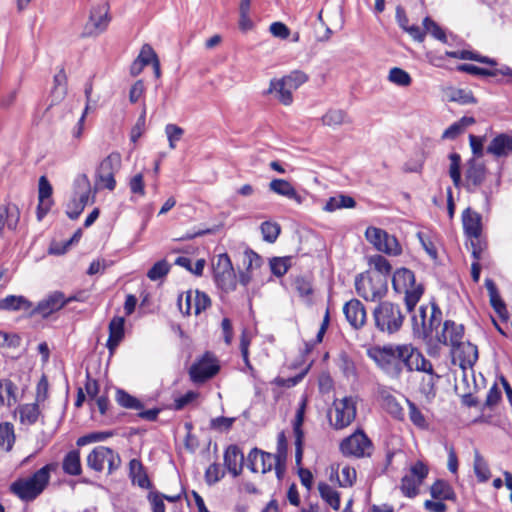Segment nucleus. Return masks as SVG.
Instances as JSON below:
<instances>
[{
  "label": "nucleus",
  "mask_w": 512,
  "mask_h": 512,
  "mask_svg": "<svg viewBox=\"0 0 512 512\" xmlns=\"http://www.w3.org/2000/svg\"><path fill=\"white\" fill-rule=\"evenodd\" d=\"M368 356L391 379H400L404 370L435 375L432 363L412 344L376 346L368 351Z\"/></svg>",
  "instance_id": "f257e3e1"
},
{
  "label": "nucleus",
  "mask_w": 512,
  "mask_h": 512,
  "mask_svg": "<svg viewBox=\"0 0 512 512\" xmlns=\"http://www.w3.org/2000/svg\"><path fill=\"white\" fill-rule=\"evenodd\" d=\"M55 464L49 463L27 477L17 478L9 487L10 492L21 501L29 503L36 500L47 488Z\"/></svg>",
  "instance_id": "f03ea898"
},
{
  "label": "nucleus",
  "mask_w": 512,
  "mask_h": 512,
  "mask_svg": "<svg viewBox=\"0 0 512 512\" xmlns=\"http://www.w3.org/2000/svg\"><path fill=\"white\" fill-rule=\"evenodd\" d=\"M407 313L399 303L381 300L372 311L375 329L387 335L396 334L402 329Z\"/></svg>",
  "instance_id": "7ed1b4c3"
},
{
  "label": "nucleus",
  "mask_w": 512,
  "mask_h": 512,
  "mask_svg": "<svg viewBox=\"0 0 512 512\" xmlns=\"http://www.w3.org/2000/svg\"><path fill=\"white\" fill-rule=\"evenodd\" d=\"M395 18L403 32H443L440 26L427 15L424 1L416 4L409 11L398 5Z\"/></svg>",
  "instance_id": "20e7f679"
},
{
  "label": "nucleus",
  "mask_w": 512,
  "mask_h": 512,
  "mask_svg": "<svg viewBox=\"0 0 512 512\" xmlns=\"http://www.w3.org/2000/svg\"><path fill=\"white\" fill-rule=\"evenodd\" d=\"M392 287L396 294L403 295L406 311L411 313L422 298L425 287L416 281L414 272L402 267L394 271L392 275Z\"/></svg>",
  "instance_id": "39448f33"
},
{
  "label": "nucleus",
  "mask_w": 512,
  "mask_h": 512,
  "mask_svg": "<svg viewBox=\"0 0 512 512\" xmlns=\"http://www.w3.org/2000/svg\"><path fill=\"white\" fill-rule=\"evenodd\" d=\"M411 321L414 334L425 341H431L442 322V310L432 300L428 304L420 305Z\"/></svg>",
  "instance_id": "423d86ee"
},
{
  "label": "nucleus",
  "mask_w": 512,
  "mask_h": 512,
  "mask_svg": "<svg viewBox=\"0 0 512 512\" xmlns=\"http://www.w3.org/2000/svg\"><path fill=\"white\" fill-rule=\"evenodd\" d=\"M358 397L347 395L333 400L327 411L329 426L335 431L348 428L357 417Z\"/></svg>",
  "instance_id": "0eeeda50"
},
{
  "label": "nucleus",
  "mask_w": 512,
  "mask_h": 512,
  "mask_svg": "<svg viewBox=\"0 0 512 512\" xmlns=\"http://www.w3.org/2000/svg\"><path fill=\"white\" fill-rule=\"evenodd\" d=\"M461 218L464 234L470 242L472 257L479 258V254L486 252L488 248L486 236L483 234L482 215L467 207L463 210Z\"/></svg>",
  "instance_id": "6e6552de"
},
{
  "label": "nucleus",
  "mask_w": 512,
  "mask_h": 512,
  "mask_svg": "<svg viewBox=\"0 0 512 512\" xmlns=\"http://www.w3.org/2000/svg\"><path fill=\"white\" fill-rule=\"evenodd\" d=\"M355 290L367 302L381 301L388 293L386 277L376 271H365L355 277Z\"/></svg>",
  "instance_id": "1a4fd4ad"
},
{
  "label": "nucleus",
  "mask_w": 512,
  "mask_h": 512,
  "mask_svg": "<svg viewBox=\"0 0 512 512\" xmlns=\"http://www.w3.org/2000/svg\"><path fill=\"white\" fill-rule=\"evenodd\" d=\"M375 450L372 439L361 427L344 437L339 443V452L346 458H370Z\"/></svg>",
  "instance_id": "9d476101"
},
{
  "label": "nucleus",
  "mask_w": 512,
  "mask_h": 512,
  "mask_svg": "<svg viewBox=\"0 0 512 512\" xmlns=\"http://www.w3.org/2000/svg\"><path fill=\"white\" fill-rule=\"evenodd\" d=\"M429 466L421 461L414 462L408 472L403 475L399 489L404 497L415 498L420 493V487L429 475Z\"/></svg>",
  "instance_id": "9b49d317"
},
{
  "label": "nucleus",
  "mask_w": 512,
  "mask_h": 512,
  "mask_svg": "<svg viewBox=\"0 0 512 512\" xmlns=\"http://www.w3.org/2000/svg\"><path fill=\"white\" fill-rule=\"evenodd\" d=\"M86 462L90 469L98 473L102 472L107 465V473L110 475L119 469L121 458L112 448L100 445L92 449Z\"/></svg>",
  "instance_id": "f8f14e48"
},
{
  "label": "nucleus",
  "mask_w": 512,
  "mask_h": 512,
  "mask_svg": "<svg viewBox=\"0 0 512 512\" xmlns=\"http://www.w3.org/2000/svg\"><path fill=\"white\" fill-rule=\"evenodd\" d=\"M214 281L225 293L232 292L237 287V277L231 259L227 253L218 255L213 265Z\"/></svg>",
  "instance_id": "ddd939ff"
},
{
  "label": "nucleus",
  "mask_w": 512,
  "mask_h": 512,
  "mask_svg": "<svg viewBox=\"0 0 512 512\" xmlns=\"http://www.w3.org/2000/svg\"><path fill=\"white\" fill-rule=\"evenodd\" d=\"M121 163V155L118 152H112L105 157L99 164L95 185L98 189H107L113 191L116 187L115 173Z\"/></svg>",
  "instance_id": "4468645a"
},
{
  "label": "nucleus",
  "mask_w": 512,
  "mask_h": 512,
  "mask_svg": "<svg viewBox=\"0 0 512 512\" xmlns=\"http://www.w3.org/2000/svg\"><path fill=\"white\" fill-rule=\"evenodd\" d=\"M220 371L219 360L213 352L206 351L189 369L194 383L201 384L213 378Z\"/></svg>",
  "instance_id": "2eb2a0df"
},
{
  "label": "nucleus",
  "mask_w": 512,
  "mask_h": 512,
  "mask_svg": "<svg viewBox=\"0 0 512 512\" xmlns=\"http://www.w3.org/2000/svg\"><path fill=\"white\" fill-rule=\"evenodd\" d=\"M365 236L380 252L393 256H398L402 253V247L398 239L381 228L368 227Z\"/></svg>",
  "instance_id": "dca6fc26"
},
{
  "label": "nucleus",
  "mask_w": 512,
  "mask_h": 512,
  "mask_svg": "<svg viewBox=\"0 0 512 512\" xmlns=\"http://www.w3.org/2000/svg\"><path fill=\"white\" fill-rule=\"evenodd\" d=\"M455 58L461 60H472L479 63H485L490 66H496L497 62L495 59L489 58L487 56H483L478 52L467 50V49H458V50H445L443 54H428L429 63L438 68L445 67V58Z\"/></svg>",
  "instance_id": "f3484780"
},
{
  "label": "nucleus",
  "mask_w": 512,
  "mask_h": 512,
  "mask_svg": "<svg viewBox=\"0 0 512 512\" xmlns=\"http://www.w3.org/2000/svg\"><path fill=\"white\" fill-rule=\"evenodd\" d=\"M116 402L125 409L138 411L137 416L146 421H156L161 412L160 408L144 410L143 403L127 391L118 388L115 394Z\"/></svg>",
  "instance_id": "a211bd4d"
},
{
  "label": "nucleus",
  "mask_w": 512,
  "mask_h": 512,
  "mask_svg": "<svg viewBox=\"0 0 512 512\" xmlns=\"http://www.w3.org/2000/svg\"><path fill=\"white\" fill-rule=\"evenodd\" d=\"M307 403L308 398L306 395H303L299 402V406L296 410L295 418L293 421V432L295 436V460L297 464L301 463L303 457L304 431L302 426L304 423Z\"/></svg>",
  "instance_id": "6ab92c4d"
},
{
  "label": "nucleus",
  "mask_w": 512,
  "mask_h": 512,
  "mask_svg": "<svg viewBox=\"0 0 512 512\" xmlns=\"http://www.w3.org/2000/svg\"><path fill=\"white\" fill-rule=\"evenodd\" d=\"M76 300L75 297L65 298L64 294L60 291H54L49 294L45 299L40 301L37 306L31 311V314H39L42 317H48L54 312L62 309L69 302Z\"/></svg>",
  "instance_id": "aec40b11"
},
{
  "label": "nucleus",
  "mask_w": 512,
  "mask_h": 512,
  "mask_svg": "<svg viewBox=\"0 0 512 512\" xmlns=\"http://www.w3.org/2000/svg\"><path fill=\"white\" fill-rule=\"evenodd\" d=\"M249 469L254 472L266 474L273 468L276 470L277 459L272 453L265 452L258 448H253L248 454Z\"/></svg>",
  "instance_id": "412c9836"
},
{
  "label": "nucleus",
  "mask_w": 512,
  "mask_h": 512,
  "mask_svg": "<svg viewBox=\"0 0 512 512\" xmlns=\"http://www.w3.org/2000/svg\"><path fill=\"white\" fill-rule=\"evenodd\" d=\"M464 331L462 324H456L452 320H446L443 323L441 331L436 332L435 338L438 343L446 346L449 345L451 349H453L463 341Z\"/></svg>",
  "instance_id": "4be33fe9"
},
{
  "label": "nucleus",
  "mask_w": 512,
  "mask_h": 512,
  "mask_svg": "<svg viewBox=\"0 0 512 512\" xmlns=\"http://www.w3.org/2000/svg\"><path fill=\"white\" fill-rule=\"evenodd\" d=\"M343 313L348 323L356 330L361 329L367 320L364 304L356 298L347 301L343 306Z\"/></svg>",
  "instance_id": "5701e85b"
},
{
  "label": "nucleus",
  "mask_w": 512,
  "mask_h": 512,
  "mask_svg": "<svg viewBox=\"0 0 512 512\" xmlns=\"http://www.w3.org/2000/svg\"><path fill=\"white\" fill-rule=\"evenodd\" d=\"M53 188L46 176H41L38 182V205L37 219L41 221L50 211L53 205L52 199Z\"/></svg>",
  "instance_id": "b1692460"
},
{
  "label": "nucleus",
  "mask_w": 512,
  "mask_h": 512,
  "mask_svg": "<svg viewBox=\"0 0 512 512\" xmlns=\"http://www.w3.org/2000/svg\"><path fill=\"white\" fill-rule=\"evenodd\" d=\"M451 353L459 361V366L462 369L472 368L478 360V348L469 341H462L451 349Z\"/></svg>",
  "instance_id": "393cba45"
},
{
  "label": "nucleus",
  "mask_w": 512,
  "mask_h": 512,
  "mask_svg": "<svg viewBox=\"0 0 512 512\" xmlns=\"http://www.w3.org/2000/svg\"><path fill=\"white\" fill-rule=\"evenodd\" d=\"M379 400L382 408L395 420H404V410L396 397L386 388H382L378 392Z\"/></svg>",
  "instance_id": "a878e982"
},
{
  "label": "nucleus",
  "mask_w": 512,
  "mask_h": 512,
  "mask_svg": "<svg viewBox=\"0 0 512 512\" xmlns=\"http://www.w3.org/2000/svg\"><path fill=\"white\" fill-rule=\"evenodd\" d=\"M244 456L237 445H230L224 452V465L234 477L239 476L243 470Z\"/></svg>",
  "instance_id": "bb28decb"
},
{
  "label": "nucleus",
  "mask_w": 512,
  "mask_h": 512,
  "mask_svg": "<svg viewBox=\"0 0 512 512\" xmlns=\"http://www.w3.org/2000/svg\"><path fill=\"white\" fill-rule=\"evenodd\" d=\"M129 477L132 483L137 484L142 489L152 490L154 488L146 469L139 459H131L129 462Z\"/></svg>",
  "instance_id": "cd10ccee"
},
{
  "label": "nucleus",
  "mask_w": 512,
  "mask_h": 512,
  "mask_svg": "<svg viewBox=\"0 0 512 512\" xmlns=\"http://www.w3.org/2000/svg\"><path fill=\"white\" fill-rule=\"evenodd\" d=\"M267 94H274L275 98L285 106L293 103V90L286 84L283 78L272 79Z\"/></svg>",
  "instance_id": "c85d7f7f"
},
{
  "label": "nucleus",
  "mask_w": 512,
  "mask_h": 512,
  "mask_svg": "<svg viewBox=\"0 0 512 512\" xmlns=\"http://www.w3.org/2000/svg\"><path fill=\"white\" fill-rule=\"evenodd\" d=\"M124 324L125 319L120 316L113 317L109 323V336L106 346L110 353H113L125 336Z\"/></svg>",
  "instance_id": "c756f323"
},
{
  "label": "nucleus",
  "mask_w": 512,
  "mask_h": 512,
  "mask_svg": "<svg viewBox=\"0 0 512 512\" xmlns=\"http://www.w3.org/2000/svg\"><path fill=\"white\" fill-rule=\"evenodd\" d=\"M487 152L498 158L512 153V136L506 133L496 135L487 146Z\"/></svg>",
  "instance_id": "7c9ffc66"
},
{
  "label": "nucleus",
  "mask_w": 512,
  "mask_h": 512,
  "mask_svg": "<svg viewBox=\"0 0 512 512\" xmlns=\"http://www.w3.org/2000/svg\"><path fill=\"white\" fill-rule=\"evenodd\" d=\"M485 287L489 294L490 305L498 316L502 319L508 318V310L505 302L501 298L498 288L492 279L485 280Z\"/></svg>",
  "instance_id": "2f4dec72"
},
{
  "label": "nucleus",
  "mask_w": 512,
  "mask_h": 512,
  "mask_svg": "<svg viewBox=\"0 0 512 512\" xmlns=\"http://www.w3.org/2000/svg\"><path fill=\"white\" fill-rule=\"evenodd\" d=\"M269 188L274 193L287 197L288 199L294 200L298 204L302 203V197L298 194L295 187L285 179H273L269 183Z\"/></svg>",
  "instance_id": "473e14b6"
},
{
  "label": "nucleus",
  "mask_w": 512,
  "mask_h": 512,
  "mask_svg": "<svg viewBox=\"0 0 512 512\" xmlns=\"http://www.w3.org/2000/svg\"><path fill=\"white\" fill-rule=\"evenodd\" d=\"M430 494L434 500H456V493L450 483L444 479L435 480L430 486Z\"/></svg>",
  "instance_id": "72a5a7b5"
},
{
  "label": "nucleus",
  "mask_w": 512,
  "mask_h": 512,
  "mask_svg": "<svg viewBox=\"0 0 512 512\" xmlns=\"http://www.w3.org/2000/svg\"><path fill=\"white\" fill-rule=\"evenodd\" d=\"M111 17L109 16V6L103 3L94 7L90 12V22L94 29L104 31L108 28Z\"/></svg>",
  "instance_id": "f704fd0d"
},
{
  "label": "nucleus",
  "mask_w": 512,
  "mask_h": 512,
  "mask_svg": "<svg viewBox=\"0 0 512 512\" xmlns=\"http://www.w3.org/2000/svg\"><path fill=\"white\" fill-rule=\"evenodd\" d=\"M154 50L153 48L145 44L142 46L138 57L132 62L130 66V74L133 77L138 76L143 69L153 61Z\"/></svg>",
  "instance_id": "c9c22d12"
},
{
  "label": "nucleus",
  "mask_w": 512,
  "mask_h": 512,
  "mask_svg": "<svg viewBox=\"0 0 512 512\" xmlns=\"http://www.w3.org/2000/svg\"><path fill=\"white\" fill-rule=\"evenodd\" d=\"M467 187H479L483 184L486 178V168L482 164L471 161L465 174Z\"/></svg>",
  "instance_id": "e433bc0d"
},
{
  "label": "nucleus",
  "mask_w": 512,
  "mask_h": 512,
  "mask_svg": "<svg viewBox=\"0 0 512 512\" xmlns=\"http://www.w3.org/2000/svg\"><path fill=\"white\" fill-rule=\"evenodd\" d=\"M63 472L70 476H79L82 473L80 451L77 449L69 451L62 461Z\"/></svg>",
  "instance_id": "4c0bfd02"
},
{
  "label": "nucleus",
  "mask_w": 512,
  "mask_h": 512,
  "mask_svg": "<svg viewBox=\"0 0 512 512\" xmlns=\"http://www.w3.org/2000/svg\"><path fill=\"white\" fill-rule=\"evenodd\" d=\"M277 459L276 477L282 479L285 472V462L287 456V439L284 432H280L277 436V453L274 454Z\"/></svg>",
  "instance_id": "58836bf2"
},
{
  "label": "nucleus",
  "mask_w": 512,
  "mask_h": 512,
  "mask_svg": "<svg viewBox=\"0 0 512 512\" xmlns=\"http://www.w3.org/2000/svg\"><path fill=\"white\" fill-rule=\"evenodd\" d=\"M408 406V417L411 423L419 430L425 431L429 429V421L422 410L410 399L406 398Z\"/></svg>",
  "instance_id": "ea45409f"
},
{
  "label": "nucleus",
  "mask_w": 512,
  "mask_h": 512,
  "mask_svg": "<svg viewBox=\"0 0 512 512\" xmlns=\"http://www.w3.org/2000/svg\"><path fill=\"white\" fill-rule=\"evenodd\" d=\"M318 491L321 498L335 511L340 509L341 499L340 493L325 482L318 484Z\"/></svg>",
  "instance_id": "a19ab883"
},
{
  "label": "nucleus",
  "mask_w": 512,
  "mask_h": 512,
  "mask_svg": "<svg viewBox=\"0 0 512 512\" xmlns=\"http://www.w3.org/2000/svg\"><path fill=\"white\" fill-rule=\"evenodd\" d=\"M321 122L325 126L337 127L352 123L348 114L341 109H329L322 117Z\"/></svg>",
  "instance_id": "79ce46f5"
},
{
  "label": "nucleus",
  "mask_w": 512,
  "mask_h": 512,
  "mask_svg": "<svg viewBox=\"0 0 512 512\" xmlns=\"http://www.w3.org/2000/svg\"><path fill=\"white\" fill-rule=\"evenodd\" d=\"M31 308L32 303L24 296L8 295L2 299V310L29 311Z\"/></svg>",
  "instance_id": "37998d69"
},
{
  "label": "nucleus",
  "mask_w": 512,
  "mask_h": 512,
  "mask_svg": "<svg viewBox=\"0 0 512 512\" xmlns=\"http://www.w3.org/2000/svg\"><path fill=\"white\" fill-rule=\"evenodd\" d=\"M67 75L64 67H61L53 78V88L51 94L55 97L56 103L60 102L67 94Z\"/></svg>",
  "instance_id": "c03bdc74"
},
{
  "label": "nucleus",
  "mask_w": 512,
  "mask_h": 512,
  "mask_svg": "<svg viewBox=\"0 0 512 512\" xmlns=\"http://www.w3.org/2000/svg\"><path fill=\"white\" fill-rule=\"evenodd\" d=\"M355 206L356 201L353 197L341 194L330 197L323 209L327 212H334L341 208H354Z\"/></svg>",
  "instance_id": "a18cd8bd"
},
{
  "label": "nucleus",
  "mask_w": 512,
  "mask_h": 512,
  "mask_svg": "<svg viewBox=\"0 0 512 512\" xmlns=\"http://www.w3.org/2000/svg\"><path fill=\"white\" fill-rule=\"evenodd\" d=\"M245 257L248 261L246 271L241 272L239 275V281L243 286H247L252 279V276L250 274V269L253 266L260 267L262 264V258L260 257V255H258L256 252H254L252 250L246 251Z\"/></svg>",
  "instance_id": "49530a36"
},
{
  "label": "nucleus",
  "mask_w": 512,
  "mask_h": 512,
  "mask_svg": "<svg viewBox=\"0 0 512 512\" xmlns=\"http://www.w3.org/2000/svg\"><path fill=\"white\" fill-rule=\"evenodd\" d=\"M19 414L20 421L22 423L29 425L35 424L40 415L39 403L35 402L21 405L19 408Z\"/></svg>",
  "instance_id": "de8ad7c7"
},
{
  "label": "nucleus",
  "mask_w": 512,
  "mask_h": 512,
  "mask_svg": "<svg viewBox=\"0 0 512 512\" xmlns=\"http://www.w3.org/2000/svg\"><path fill=\"white\" fill-rule=\"evenodd\" d=\"M368 264L370 266V269L367 271H376L386 277L388 280V277L391 274L392 266L390 262L382 255L376 254L369 258Z\"/></svg>",
  "instance_id": "09e8293b"
},
{
  "label": "nucleus",
  "mask_w": 512,
  "mask_h": 512,
  "mask_svg": "<svg viewBox=\"0 0 512 512\" xmlns=\"http://www.w3.org/2000/svg\"><path fill=\"white\" fill-rule=\"evenodd\" d=\"M270 269L276 277L284 276L292 265V257H273L269 261Z\"/></svg>",
  "instance_id": "8fccbe9b"
},
{
  "label": "nucleus",
  "mask_w": 512,
  "mask_h": 512,
  "mask_svg": "<svg viewBox=\"0 0 512 512\" xmlns=\"http://www.w3.org/2000/svg\"><path fill=\"white\" fill-rule=\"evenodd\" d=\"M250 344H251V335L249 334V332L246 329H244L240 335L239 348H240L241 356H242L245 366L247 367L249 372L251 374H253L255 372V368L253 367V365L251 364L250 359H249Z\"/></svg>",
  "instance_id": "3c124183"
},
{
  "label": "nucleus",
  "mask_w": 512,
  "mask_h": 512,
  "mask_svg": "<svg viewBox=\"0 0 512 512\" xmlns=\"http://www.w3.org/2000/svg\"><path fill=\"white\" fill-rule=\"evenodd\" d=\"M338 367L345 377L355 378L357 376V368L354 361L346 352H341L338 357Z\"/></svg>",
  "instance_id": "603ef678"
},
{
  "label": "nucleus",
  "mask_w": 512,
  "mask_h": 512,
  "mask_svg": "<svg viewBox=\"0 0 512 512\" xmlns=\"http://www.w3.org/2000/svg\"><path fill=\"white\" fill-rule=\"evenodd\" d=\"M450 167L449 175L455 187H459L461 183V156L453 152L449 155Z\"/></svg>",
  "instance_id": "864d4df0"
},
{
  "label": "nucleus",
  "mask_w": 512,
  "mask_h": 512,
  "mask_svg": "<svg viewBox=\"0 0 512 512\" xmlns=\"http://www.w3.org/2000/svg\"><path fill=\"white\" fill-rule=\"evenodd\" d=\"M171 266L165 260H159L148 270L147 277L151 281H157L163 277H165L170 272Z\"/></svg>",
  "instance_id": "5fc2aeb1"
},
{
  "label": "nucleus",
  "mask_w": 512,
  "mask_h": 512,
  "mask_svg": "<svg viewBox=\"0 0 512 512\" xmlns=\"http://www.w3.org/2000/svg\"><path fill=\"white\" fill-rule=\"evenodd\" d=\"M458 72L468 73L474 76L482 77H494L497 75V71L491 69L481 68L473 64L463 63L456 66Z\"/></svg>",
  "instance_id": "6e6d98bb"
},
{
  "label": "nucleus",
  "mask_w": 512,
  "mask_h": 512,
  "mask_svg": "<svg viewBox=\"0 0 512 512\" xmlns=\"http://www.w3.org/2000/svg\"><path fill=\"white\" fill-rule=\"evenodd\" d=\"M211 306V299L203 291L195 290L193 292V307H194V314L200 315L202 312L207 310Z\"/></svg>",
  "instance_id": "4d7b16f0"
},
{
  "label": "nucleus",
  "mask_w": 512,
  "mask_h": 512,
  "mask_svg": "<svg viewBox=\"0 0 512 512\" xmlns=\"http://www.w3.org/2000/svg\"><path fill=\"white\" fill-rule=\"evenodd\" d=\"M388 79L392 83L402 87H407L412 83L410 74L399 67H394L389 71Z\"/></svg>",
  "instance_id": "13d9d810"
},
{
  "label": "nucleus",
  "mask_w": 512,
  "mask_h": 512,
  "mask_svg": "<svg viewBox=\"0 0 512 512\" xmlns=\"http://www.w3.org/2000/svg\"><path fill=\"white\" fill-rule=\"evenodd\" d=\"M260 228L263 239L268 243H274L281 232V227L276 222L265 221Z\"/></svg>",
  "instance_id": "bf43d9fd"
},
{
  "label": "nucleus",
  "mask_w": 512,
  "mask_h": 512,
  "mask_svg": "<svg viewBox=\"0 0 512 512\" xmlns=\"http://www.w3.org/2000/svg\"><path fill=\"white\" fill-rule=\"evenodd\" d=\"M474 472L479 482H486L491 476L487 463L478 452L475 454Z\"/></svg>",
  "instance_id": "052dcab7"
},
{
  "label": "nucleus",
  "mask_w": 512,
  "mask_h": 512,
  "mask_svg": "<svg viewBox=\"0 0 512 512\" xmlns=\"http://www.w3.org/2000/svg\"><path fill=\"white\" fill-rule=\"evenodd\" d=\"M282 78L293 91L297 90L301 85L309 80L308 75L300 70L291 71L290 74L285 75Z\"/></svg>",
  "instance_id": "680f3d73"
},
{
  "label": "nucleus",
  "mask_w": 512,
  "mask_h": 512,
  "mask_svg": "<svg viewBox=\"0 0 512 512\" xmlns=\"http://www.w3.org/2000/svg\"><path fill=\"white\" fill-rule=\"evenodd\" d=\"M147 500L150 504L152 512H166L164 493L152 489L147 494Z\"/></svg>",
  "instance_id": "e2e57ef3"
},
{
  "label": "nucleus",
  "mask_w": 512,
  "mask_h": 512,
  "mask_svg": "<svg viewBox=\"0 0 512 512\" xmlns=\"http://www.w3.org/2000/svg\"><path fill=\"white\" fill-rule=\"evenodd\" d=\"M5 224L11 230H15L20 220V210L15 204L5 206Z\"/></svg>",
  "instance_id": "0e129e2a"
},
{
  "label": "nucleus",
  "mask_w": 512,
  "mask_h": 512,
  "mask_svg": "<svg viewBox=\"0 0 512 512\" xmlns=\"http://www.w3.org/2000/svg\"><path fill=\"white\" fill-rule=\"evenodd\" d=\"M450 100L461 105L476 104L477 99L473 92L466 89H456L451 94Z\"/></svg>",
  "instance_id": "69168bd1"
},
{
  "label": "nucleus",
  "mask_w": 512,
  "mask_h": 512,
  "mask_svg": "<svg viewBox=\"0 0 512 512\" xmlns=\"http://www.w3.org/2000/svg\"><path fill=\"white\" fill-rule=\"evenodd\" d=\"M417 237H418L423 249L430 256V258L433 260H436L438 257V252H437V248L434 244V241L432 239V236L425 232H418Z\"/></svg>",
  "instance_id": "338daca9"
},
{
  "label": "nucleus",
  "mask_w": 512,
  "mask_h": 512,
  "mask_svg": "<svg viewBox=\"0 0 512 512\" xmlns=\"http://www.w3.org/2000/svg\"><path fill=\"white\" fill-rule=\"evenodd\" d=\"M357 473L355 468L344 466L340 474L337 476L338 483L341 487H351L356 481Z\"/></svg>",
  "instance_id": "774afa93"
}]
</instances>
